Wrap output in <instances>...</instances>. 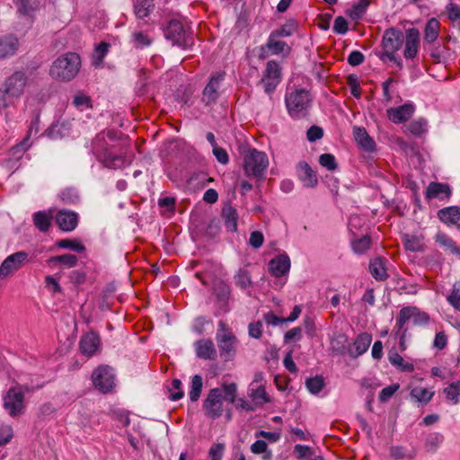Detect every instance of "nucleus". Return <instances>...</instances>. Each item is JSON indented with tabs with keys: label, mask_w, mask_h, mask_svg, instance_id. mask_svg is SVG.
Returning <instances> with one entry per match:
<instances>
[{
	"label": "nucleus",
	"mask_w": 460,
	"mask_h": 460,
	"mask_svg": "<svg viewBox=\"0 0 460 460\" xmlns=\"http://www.w3.org/2000/svg\"><path fill=\"white\" fill-rule=\"evenodd\" d=\"M353 133L355 140L361 149L368 153L375 151L376 143L364 128L354 127Z\"/></svg>",
	"instance_id": "25"
},
{
	"label": "nucleus",
	"mask_w": 460,
	"mask_h": 460,
	"mask_svg": "<svg viewBox=\"0 0 460 460\" xmlns=\"http://www.w3.org/2000/svg\"><path fill=\"white\" fill-rule=\"evenodd\" d=\"M306 388L312 394H318L324 386L323 376H310L305 380Z\"/></svg>",
	"instance_id": "44"
},
{
	"label": "nucleus",
	"mask_w": 460,
	"mask_h": 460,
	"mask_svg": "<svg viewBox=\"0 0 460 460\" xmlns=\"http://www.w3.org/2000/svg\"><path fill=\"white\" fill-rule=\"evenodd\" d=\"M442 44L437 40L431 44L423 45L424 51L429 54L433 63H440L444 58L447 46L445 44V39H442Z\"/></svg>",
	"instance_id": "30"
},
{
	"label": "nucleus",
	"mask_w": 460,
	"mask_h": 460,
	"mask_svg": "<svg viewBox=\"0 0 460 460\" xmlns=\"http://www.w3.org/2000/svg\"><path fill=\"white\" fill-rule=\"evenodd\" d=\"M196 355L202 359L215 360L217 352L214 342L210 339H201L194 343Z\"/></svg>",
	"instance_id": "20"
},
{
	"label": "nucleus",
	"mask_w": 460,
	"mask_h": 460,
	"mask_svg": "<svg viewBox=\"0 0 460 460\" xmlns=\"http://www.w3.org/2000/svg\"><path fill=\"white\" fill-rule=\"evenodd\" d=\"M13 437V431L11 426L2 425L0 426V447L4 446L10 442Z\"/></svg>",
	"instance_id": "59"
},
{
	"label": "nucleus",
	"mask_w": 460,
	"mask_h": 460,
	"mask_svg": "<svg viewBox=\"0 0 460 460\" xmlns=\"http://www.w3.org/2000/svg\"><path fill=\"white\" fill-rule=\"evenodd\" d=\"M403 244L406 250L419 252L422 250V243L419 237L415 235H405Z\"/></svg>",
	"instance_id": "51"
},
{
	"label": "nucleus",
	"mask_w": 460,
	"mask_h": 460,
	"mask_svg": "<svg viewBox=\"0 0 460 460\" xmlns=\"http://www.w3.org/2000/svg\"><path fill=\"white\" fill-rule=\"evenodd\" d=\"M101 346V339L98 333L89 332L81 337L79 349L82 354L91 357L95 354Z\"/></svg>",
	"instance_id": "16"
},
{
	"label": "nucleus",
	"mask_w": 460,
	"mask_h": 460,
	"mask_svg": "<svg viewBox=\"0 0 460 460\" xmlns=\"http://www.w3.org/2000/svg\"><path fill=\"white\" fill-rule=\"evenodd\" d=\"M164 32L165 38L170 40L173 45L186 48L192 43L182 22L179 19H171L164 29Z\"/></svg>",
	"instance_id": "10"
},
{
	"label": "nucleus",
	"mask_w": 460,
	"mask_h": 460,
	"mask_svg": "<svg viewBox=\"0 0 460 460\" xmlns=\"http://www.w3.org/2000/svg\"><path fill=\"white\" fill-rule=\"evenodd\" d=\"M319 164L329 171H335L338 168L336 159L332 154H323L319 157Z\"/></svg>",
	"instance_id": "53"
},
{
	"label": "nucleus",
	"mask_w": 460,
	"mask_h": 460,
	"mask_svg": "<svg viewBox=\"0 0 460 460\" xmlns=\"http://www.w3.org/2000/svg\"><path fill=\"white\" fill-rule=\"evenodd\" d=\"M28 76L24 71H14L7 76L0 88V113L13 104L25 92Z\"/></svg>",
	"instance_id": "2"
},
{
	"label": "nucleus",
	"mask_w": 460,
	"mask_h": 460,
	"mask_svg": "<svg viewBox=\"0 0 460 460\" xmlns=\"http://www.w3.org/2000/svg\"><path fill=\"white\" fill-rule=\"evenodd\" d=\"M166 390L169 393L168 398L171 401H178L184 396L180 379H172L171 384L166 385Z\"/></svg>",
	"instance_id": "40"
},
{
	"label": "nucleus",
	"mask_w": 460,
	"mask_h": 460,
	"mask_svg": "<svg viewBox=\"0 0 460 460\" xmlns=\"http://www.w3.org/2000/svg\"><path fill=\"white\" fill-rule=\"evenodd\" d=\"M111 146L106 142L103 134H99L93 141V151L96 156L102 160L108 167L117 166V162L121 161L120 155L112 151Z\"/></svg>",
	"instance_id": "11"
},
{
	"label": "nucleus",
	"mask_w": 460,
	"mask_h": 460,
	"mask_svg": "<svg viewBox=\"0 0 460 460\" xmlns=\"http://www.w3.org/2000/svg\"><path fill=\"white\" fill-rule=\"evenodd\" d=\"M444 394L447 400L452 401L454 403L458 402L460 395V381L450 384L444 389Z\"/></svg>",
	"instance_id": "49"
},
{
	"label": "nucleus",
	"mask_w": 460,
	"mask_h": 460,
	"mask_svg": "<svg viewBox=\"0 0 460 460\" xmlns=\"http://www.w3.org/2000/svg\"><path fill=\"white\" fill-rule=\"evenodd\" d=\"M440 22L436 18L429 19L424 29L423 45L431 44L438 40Z\"/></svg>",
	"instance_id": "29"
},
{
	"label": "nucleus",
	"mask_w": 460,
	"mask_h": 460,
	"mask_svg": "<svg viewBox=\"0 0 460 460\" xmlns=\"http://www.w3.org/2000/svg\"><path fill=\"white\" fill-rule=\"evenodd\" d=\"M154 8V0H137L134 12L137 18L144 19L153 12Z\"/></svg>",
	"instance_id": "36"
},
{
	"label": "nucleus",
	"mask_w": 460,
	"mask_h": 460,
	"mask_svg": "<svg viewBox=\"0 0 460 460\" xmlns=\"http://www.w3.org/2000/svg\"><path fill=\"white\" fill-rule=\"evenodd\" d=\"M269 166L268 156L264 152L250 149L243 157V169L247 176L262 179Z\"/></svg>",
	"instance_id": "9"
},
{
	"label": "nucleus",
	"mask_w": 460,
	"mask_h": 460,
	"mask_svg": "<svg viewBox=\"0 0 460 460\" xmlns=\"http://www.w3.org/2000/svg\"><path fill=\"white\" fill-rule=\"evenodd\" d=\"M221 216L224 219L226 227L231 232H235L237 230L238 220L236 209L231 205H226L222 208Z\"/></svg>",
	"instance_id": "31"
},
{
	"label": "nucleus",
	"mask_w": 460,
	"mask_h": 460,
	"mask_svg": "<svg viewBox=\"0 0 460 460\" xmlns=\"http://www.w3.org/2000/svg\"><path fill=\"white\" fill-rule=\"evenodd\" d=\"M438 217L447 226H460V208L447 207L438 212Z\"/></svg>",
	"instance_id": "26"
},
{
	"label": "nucleus",
	"mask_w": 460,
	"mask_h": 460,
	"mask_svg": "<svg viewBox=\"0 0 460 460\" xmlns=\"http://www.w3.org/2000/svg\"><path fill=\"white\" fill-rule=\"evenodd\" d=\"M77 256L74 254L66 253L62 255L50 257L47 262L49 265L60 263L66 268H73L77 264Z\"/></svg>",
	"instance_id": "38"
},
{
	"label": "nucleus",
	"mask_w": 460,
	"mask_h": 460,
	"mask_svg": "<svg viewBox=\"0 0 460 460\" xmlns=\"http://www.w3.org/2000/svg\"><path fill=\"white\" fill-rule=\"evenodd\" d=\"M56 245L58 248L62 249H71L75 252H81L85 250L84 244L81 243L78 240L72 239H61L56 243Z\"/></svg>",
	"instance_id": "46"
},
{
	"label": "nucleus",
	"mask_w": 460,
	"mask_h": 460,
	"mask_svg": "<svg viewBox=\"0 0 460 460\" xmlns=\"http://www.w3.org/2000/svg\"><path fill=\"white\" fill-rule=\"evenodd\" d=\"M448 336L444 331L438 332L435 335L433 341V348L438 350H442L447 346Z\"/></svg>",
	"instance_id": "57"
},
{
	"label": "nucleus",
	"mask_w": 460,
	"mask_h": 460,
	"mask_svg": "<svg viewBox=\"0 0 460 460\" xmlns=\"http://www.w3.org/2000/svg\"><path fill=\"white\" fill-rule=\"evenodd\" d=\"M28 258L29 254L26 252H17L6 257L0 266V279H5L20 270L29 261Z\"/></svg>",
	"instance_id": "14"
},
{
	"label": "nucleus",
	"mask_w": 460,
	"mask_h": 460,
	"mask_svg": "<svg viewBox=\"0 0 460 460\" xmlns=\"http://www.w3.org/2000/svg\"><path fill=\"white\" fill-rule=\"evenodd\" d=\"M282 79L281 67L275 60H270L263 72L259 84L262 85L264 92L271 95Z\"/></svg>",
	"instance_id": "12"
},
{
	"label": "nucleus",
	"mask_w": 460,
	"mask_h": 460,
	"mask_svg": "<svg viewBox=\"0 0 460 460\" xmlns=\"http://www.w3.org/2000/svg\"><path fill=\"white\" fill-rule=\"evenodd\" d=\"M371 245L372 239L368 234L357 237L351 241L352 250L357 254H363L367 252L370 249Z\"/></svg>",
	"instance_id": "37"
},
{
	"label": "nucleus",
	"mask_w": 460,
	"mask_h": 460,
	"mask_svg": "<svg viewBox=\"0 0 460 460\" xmlns=\"http://www.w3.org/2000/svg\"><path fill=\"white\" fill-rule=\"evenodd\" d=\"M386 260L385 258L376 257L369 262V271L372 277L377 281H385L389 275L386 269Z\"/></svg>",
	"instance_id": "27"
},
{
	"label": "nucleus",
	"mask_w": 460,
	"mask_h": 460,
	"mask_svg": "<svg viewBox=\"0 0 460 460\" xmlns=\"http://www.w3.org/2000/svg\"><path fill=\"white\" fill-rule=\"evenodd\" d=\"M110 44L107 42H101L94 50L93 55V63L96 66H99L102 63L104 57L109 51Z\"/></svg>",
	"instance_id": "52"
},
{
	"label": "nucleus",
	"mask_w": 460,
	"mask_h": 460,
	"mask_svg": "<svg viewBox=\"0 0 460 460\" xmlns=\"http://www.w3.org/2000/svg\"><path fill=\"white\" fill-rule=\"evenodd\" d=\"M311 102L310 93L305 89H296L285 97L288 112L293 119L305 118L308 114Z\"/></svg>",
	"instance_id": "7"
},
{
	"label": "nucleus",
	"mask_w": 460,
	"mask_h": 460,
	"mask_svg": "<svg viewBox=\"0 0 460 460\" xmlns=\"http://www.w3.org/2000/svg\"><path fill=\"white\" fill-rule=\"evenodd\" d=\"M114 376H92L93 385L102 394H107L115 385Z\"/></svg>",
	"instance_id": "32"
},
{
	"label": "nucleus",
	"mask_w": 460,
	"mask_h": 460,
	"mask_svg": "<svg viewBox=\"0 0 460 460\" xmlns=\"http://www.w3.org/2000/svg\"><path fill=\"white\" fill-rule=\"evenodd\" d=\"M225 449L224 444L217 443L212 445L209 449L208 455L211 457V460H222L223 452Z\"/></svg>",
	"instance_id": "64"
},
{
	"label": "nucleus",
	"mask_w": 460,
	"mask_h": 460,
	"mask_svg": "<svg viewBox=\"0 0 460 460\" xmlns=\"http://www.w3.org/2000/svg\"><path fill=\"white\" fill-rule=\"evenodd\" d=\"M18 4H19L18 11L24 15H29L38 9L40 1L39 0H20V3Z\"/></svg>",
	"instance_id": "48"
},
{
	"label": "nucleus",
	"mask_w": 460,
	"mask_h": 460,
	"mask_svg": "<svg viewBox=\"0 0 460 460\" xmlns=\"http://www.w3.org/2000/svg\"><path fill=\"white\" fill-rule=\"evenodd\" d=\"M368 4V0H359V2L357 4H355L351 10L348 12V15L354 21L361 19Z\"/></svg>",
	"instance_id": "45"
},
{
	"label": "nucleus",
	"mask_w": 460,
	"mask_h": 460,
	"mask_svg": "<svg viewBox=\"0 0 460 460\" xmlns=\"http://www.w3.org/2000/svg\"><path fill=\"white\" fill-rule=\"evenodd\" d=\"M237 385L235 383H224L220 387L212 388L203 402L205 415L211 419H219L224 411L223 400L234 403L236 407Z\"/></svg>",
	"instance_id": "1"
},
{
	"label": "nucleus",
	"mask_w": 460,
	"mask_h": 460,
	"mask_svg": "<svg viewBox=\"0 0 460 460\" xmlns=\"http://www.w3.org/2000/svg\"><path fill=\"white\" fill-rule=\"evenodd\" d=\"M216 341L219 357L223 362L234 361L237 354L239 341L232 329L223 321L218 323Z\"/></svg>",
	"instance_id": "5"
},
{
	"label": "nucleus",
	"mask_w": 460,
	"mask_h": 460,
	"mask_svg": "<svg viewBox=\"0 0 460 460\" xmlns=\"http://www.w3.org/2000/svg\"><path fill=\"white\" fill-rule=\"evenodd\" d=\"M411 396L417 402L427 404L432 398L433 393L423 387H414L411 391Z\"/></svg>",
	"instance_id": "43"
},
{
	"label": "nucleus",
	"mask_w": 460,
	"mask_h": 460,
	"mask_svg": "<svg viewBox=\"0 0 460 460\" xmlns=\"http://www.w3.org/2000/svg\"><path fill=\"white\" fill-rule=\"evenodd\" d=\"M435 241L444 249L448 250L453 254H459L460 249L457 247L455 241L444 233H438L435 236Z\"/></svg>",
	"instance_id": "39"
},
{
	"label": "nucleus",
	"mask_w": 460,
	"mask_h": 460,
	"mask_svg": "<svg viewBox=\"0 0 460 460\" xmlns=\"http://www.w3.org/2000/svg\"><path fill=\"white\" fill-rule=\"evenodd\" d=\"M73 104L80 110L92 108V100L89 95L79 92L74 97Z\"/></svg>",
	"instance_id": "50"
},
{
	"label": "nucleus",
	"mask_w": 460,
	"mask_h": 460,
	"mask_svg": "<svg viewBox=\"0 0 460 460\" xmlns=\"http://www.w3.org/2000/svg\"><path fill=\"white\" fill-rule=\"evenodd\" d=\"M413 112L414 106L410 103L387 110L388 117L394 123H402L407 121L411 119Z\"/></svg>",
	"instance_id": "23"
},
{
	"label": "nucleus",
	"mask_w": 460,
	"mask_h": 460,
	"mask_svg": "<svg viewBox=\"0 0 460 460\" xmlns=\"http://www.w3.org/2000/svg\"><path fill=\"white\" fill-rule=\"evenodd\" d=\"M405 47L403 57L406 59H413L417 57L420 48V31L417 28H409L405 31Z\"/></svg>",
	"instance_id": "15"
},
{
	"label": "nucleus",
	"mask_w": 460,
	"mask_h": 460,
	"mask_svg": "<svg viewBox=\"0 0 460 460\" xmlns=\"http://www.w3.org/2000/svg\"><path fill=\"white\" fill-rule=\"evenodd\" d=\"M323 137V130L321 127L311 126L306 132V137L308 141L314 142L321 139Z\"/></svg>",
	"instance_id": "61"
},
{
	"label": "nucleus",
	"mask_w": 460,
	"mask_h": 460,
	"mask_svg": "<svg viewBox=\"0 0 460 460\" xmlns=\"http://www.w3.org/2000/svg\"><path fill=\"white\" fill-rule=\"evenodd\" d=\"M53 219V215L51 211L46 212V211H39L34 213L33 215V223L34 226L40 231V232H47L50 226Z\"/></svg>",
	"instance_id": "33"
},
{
	"label": "nucleus",
	"mask_w": 460,
	"mask_h": 460,
	"mask_svg": "<svg viewBox=\"0 0 460 460\" xmlns=\"http://www.w3.org/2000/svg\"><path fill=\"white\" fill-rule=\"evenodd\" d=\"M225 71H218L212 74L206 84L201 96V102L205 106H209L215 103L220 96V86L226 78Z\"/></svg>",
	"instance_id": "13"
},
{
	"label": "nucleus",
	"mask_w": 460,
	"mask_h": 460,
	"mask_svg": "<svg viewBox=\"0 0 460 460\" xmlns=\"http://www.w3.org/2000/svg\"><path fill=\"white\" fill-rule=\"evenodd\" d=\"M349 346L348 337L343 333H338L331 341L332 349L339 354H343Z\"/></svg>",
	"instance_id": "41"
},
{
	"label": "nucleus",
	"mask_w": 460,
	"mask_h": 460,
	"mask_svg": "<svg viewBox=\"0 0 460 460\" xmlns=\"http://www.w3.org/2000/svg\"><path fill=\"white\" fill-rule=\"evenodd\" d=\"M263 324L261 321L253 322L249 324V335L254 339H260L262 335Z\"/></svg>",
	"instance_id": "63"
},
{
	"label": "nucleus",
	"mask_w": 460,
	"mask_h": 460,
	"mask_svg": "<svg viewBox=\"0 0 460 460\" xmlns=\"http://www.w3.org/2000/svg\"><path fill=\"white\" fill-rule=\"evenodd\" d=\"M55 220L62 231L70 232L77 226L78 215L74 211L63 209L57 212Z\"/></svg>",
	"instance_id": "18"
},
{
	"label": "nucleus",
	"mask_w": 460,
	"mask_h": 460,
	"mask_svg": "<svg viewBox=\"0 0 460 460\" xmlns=\"http://www.w3.org/2000/svg\"><path fill=\"white\" fill-rule=\"evenodd\" d=\"M297 172L300 180L305 187L314 188L317 185V175L306 162L302 161L298 163Z\"/></svg>",
	"instance_id": "24"
},
{
	"label": "nucleus",
	"mask_w": 460,
	"mask_h": 460,
	"mask_svg": "<svg viewBox=\"0 0 460 460\" xmlns=\"http://www.w3.org/2000/svg\"><path fill=\"white\" fill-rule=\"evenodd\" d=\"M247 394L251 402L236 397V410L253 411L270 402V397L267 394L264 385H260L258 380L250 384Z\"/></svg>",
	"instance_id": "8"
},
{
	"label": "nucleus",
	"mask_w": 460,
	"mask_h": 460,
	"mask_svg": "<svg viewBox=\"0 0 460 460\" xmlns=\"http://www.w3.org/2000/svg\"><path fill=\"white\" fill-rule=\"evenodd\" d=\"M389 362L401 372H412L414 370L413 364L406 361L401 355L396 351H389L388 353Z\"/></svg>",
	"instance_id": "34"
},
{
	"label": "nucleus",
	"mask_w": 460,
	"mask_h": 460,
	"mask_svg": "<svg viewBox=\"0 0 460 460\" xmlns=\"http://www.w3.org/2000/svg\"><path fill=\"white\" fill-rule=\"evenodd\" d=\"M400 385L399 384H393L391 385H388L381 390L378 395V399L381 402H388L391 397L396 393V391L399 389Z\"/></svg>",
	"instance_id": "55"
},
{
	"label": "nucleus",
	"mask_w": 460,
	"mask_h": 460,
	"mask_svg": "<svg viewBox=\"0 0 460 460\" xmlns=\"http://www.w3.org/2000/svg\"><path fill=\"white\" fill-rule=\"evenodd\" d=\"M452 195L450 186L447 183L431 181L426 190L425 198L427 199H448Z\"/></svg>",
	"instance_id": "21"
},
{
	"label": "nucleus",
	"mask_w": 460,
	"mask_h": 460,
	"mask_svg": "<svg viewBox=\"0 0 460 460\" xmlns=\"http://www.w3.org/2000/svg\"><path fill=\"white\" fill-rule=\"evenodd\" d=\"M404 41V35L400 29L392 27L385 31L381 46L383 52L380 53L379 58L385 62L387 59L394 62L400 69L402 68V61L395 56V52L399 50Z\"/></svg>",
	"instance_id": "4"
},
{
	"label": "nucleus",
	"mask_w": 460,
	"mask_h": 460,
	"mask_svg": "<svg viewBox=\"0 0 460 460\" xmlns=\"http://www.w3.org/2000/svg\"><path fill=\"white\" fill-rule=\"evenodd\" d=\"M447 10L449 20L460 28V5L451 3L447 6Z\"/></svg>",
	"instance_id": "58"
},
{
	"label": "nucleus",
	"mask_w": 460,
	"mask_h": 460,
	"mask_svg": "<svg viewBox=\"0 0 460 460\" xmlns=\"http://www.w3.org/2000/svg\"><path fill=\"white\" fill-rule=\"evenodd\" d=\"M447 302L457 311L460 312V286L453 285L451 293L447 297Z\"/></svg>",
	"instance_id": "54"
},
{
	"label": "nucleus",
	"mask_w": 460,
	"mask_h": 460,
	"mask_svg": "<svg viewBox=\"0 0 460 460\" xmlns=\"http://www.w3.org/2000/svg\"><path fill=\"white\" fill-rule=\"evenodd\" d=\"M332 29L338 34H345L349 30L346 19L342 16L336 17Z\"/></svg>",
	"instance_id": "62"
},
{
	"label": "nucleus",
	"mask_w": 460,
	"mask_h": 460,
	"mask_svg": "<svg viewBox=\"0 0 460 460\" xmlns=\"http://www.w3.org/2000/svg\"><path fill=\"white\" fill-rule=\"evenodd\" d=\"M43 384L36 385H17L8 389L6 394L4 396V408L8 411L11 417H16L24 411V393H31L36 389H40Z\"/></svg>",
	"instance_id": "6"
},
{
	"label": "nucleus",
	"mask_w": 460,
	"mask_h": 460,
	"mask_svg": "<svg viewBox=\"0 0 460 460\" xmlns=\"http://www.w3.org/2000/svg\"><path fill=\"white\" fill-rule=\"evenodd\" d=\"M19 47V40L14 35L7 34L0 37V60L13 57Z\"/></svg>",
	"instance_id": "19"
},
{
	"label": "nucleus",
	"mask_w": 460,
	"mask_h": 460,
	"mask_svg": "<svg viewBox=\"0 0 460 460\" xmlns=\"http://www.w3.org/2000/svg\"><path fill=\"white\" fill-rule=\"evenodd\" d=\"M234 282L242 289H246L252 286V276L248 270L240 269L234 275Z\"/></svg>",
	"instance_id": "42"
},
{
	"label": "nucleus",
	"mask_w": 460,
	"mask_h": 460,
	"mask_svg": "<svg viewBox=\"0 0 460 460\" xmlns=\"http://www.w3.org/2000/svg\"><path fill=\"white\" fill-rule=\"evenodd\" d=\"M426 125L424 119L414 120L409 125V130L415 136H420L426 131Z\"/></svg>",
	"instance_id": "60"
},
{
	"label": "nucleus",
	"mask_w": 460,
	"mask_h": 460,
	"mask_svg": "<svg viewBox=\"0 0 460 460\" xmlns=\"http://www.w3.org/2000/svg\"><path fill=\"white\" fill-rule=\"evenodd\" d=\"M202 391V379L201 376H193L191 381L190 391L189 393L190 400L196 402L199 400Z\"/></svg>",
	"instance_id": "47"
},
{
	"label": "nucleus",
	"mask_w": 460,
	"mask_h": 460,
	"mask_svg": "<svg viewBox=\"0 0 460 460\" xmlns=\"http://www.w3.org/2000/svg\"><path fill=\"white\" fill-rule=\"evenodd\" d=\"M411 318L413 319V323L419 326L427 325L430 320L429 315L426 312H421L417 307H414Z\"/></svg>",
	"instance_id": "56"
},
{
	"label": "nucleus",
	"mask_w": 460,
	"mask_h": 460,
	"mask_svg": "<svg viewBox=\"0 0 460 460\" xmlns=\"http://www.w3.org/2000/svg\"><path fill=\"white\" fill-rule=\"evenodd\" d=\"M262 51L267 50V54H261V58H265L269 54L270 55H280L283 54L284 56H287L290 52V48L288 45L279 40V38L275 37V35L270 34L269 37V40L264 47H262Z\"/></svg>",
	"instance_id": "17"
},
{
	"label": "nucleus",
	"mask_w": 460,
	"mask_h": 460,
	"mask_svg": "<svg viewBox=\"0 0 460 460\" xmlns=\"http://www.w3.org/2000/svg\"><path fill=\"white\" fill-rule=\"evenodd\" d=\"M372 342V335L367 332H362L357 336L353 346L349 349V354L352 357H358L365 353Z\"/></svg>",
	"instance_id": "28"
},
{
	"label": "nucleus",
	"mask_w": 460,
	"mask_h": 460,
	"mask_svg": "<svg viewBox=\"0 0 460 460\" xmlns=\"http://www.w3.org/2000/svg\"><path fill=\"white\" fill-rule=\"evenodd\" d=\"M413 313L414 306H405L400 310L396 317V323L394 327L395 332H402L403 331L407 332V329L404 326L405 323L411 318Z\"/></svg>",
	"instance_id": "35"
},
{
	"label": "nucleus",
	"mask_w": 460,
	"mask_h": 460,
	"mask_svg": "<svg viewBox=\"0 0 460 460\" xmlns=\"http://www.w3.org/2000/svg\"><path fill=\"white\" fill-rule=\"evenodd\" d=\"M290 269V260L288 255L281 254L269 262V270L274 277H282L288 272Z\"/></svg>",
	"instance_id": "22"
},
{
	"label": "nucleus",
	"mask_w": 460,
	"mask_h": 460,
	"mask_svg": "<svg viewBox=\"0 0 460 460\" xmlns=\"http://www.w3.org/2000/svg\"><path fill=\"white\" fill-rule=\"evenodd\" d=\"M80 67V56L75 52H67L53 61L49 68V75L56 81L70 82L77 75Z\"/></svg>",
	"instance_id": "3"
}]
</instances>
